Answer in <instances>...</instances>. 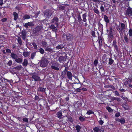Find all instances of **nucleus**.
Masks as SVG:
<instances>
[{
    "instance_id": "1",
    "label": "nucleus",
    "mask_w": 132,
    "mask_h": 132,
    "mask_svg": "<svg viewBox=\"0 0 132 132\" xmlns=\"http://www.w3.org/2000/svg\"><path fill=\"white\" fill-rule=\"evenodd\" d=\"M87 16L86 12L82 14V18L83 19H82L81 15L80 14L77 15L78 21L80 24H82L83 22H86L87 21V19L86 17Z\"/></svg>"
},
{
    "instance_id": "59",
    "label": "nucleus",
    "mask_w": 132,
    "mask_h": 132,
    "mask_svg": "<svg viewBox=\"0 0 132 132\" xmlns=\"http://www.w3.org/2000/svg\"><path fill=\"white\" fill-rule=\"evenodd\" d=\"M6 53H11V50L9 49V48H6Z\"/></svg>"
},
{
    "instance_id": "55",
    "label": "nucleus",
    "mask_w": 132,
    "mask_h": 132,
    "mask_svg": "<svg viewBox=\"0 0 132 132\" xmlns=\"http://www.w3.org/2000/svg\"><path fill=\"white\" fill-rule=\"evenodd\" d=\"M93 64L95 66H96L98 64V60L97 59H95L94 61Z\"/></svg>"
},
{
    "instance_id": "40",
    "label": "nucleus",
    "mask_w": 132,
    "mask_h": 132,
    "mask_svg": "<svg viewBox=\"0 0 132 132\" xmlns=\"http://www.w3.org/2000/svg\"><path fill=\"white\" fill-rule=\"evenodd\" d=\"M29 54V53L24 52H23V55L25 57L28 56Z\"/></svg>"
},
{
    "instance_id": "49",
    "label": "nucleus",
    "mask_w": 132,
    "mask_h": 132,
    "mask_svg": "<svg viewBox=\"0 0 132 132\" xmlns=\"http://www.w3.org/2000/svg\"><path fill=\"white\" fill-rule=\"evenodd\" d=\"M94 12L96 13L97 14H99L100 13L99 11L97 8L94 9Z\"/></svg>"
},
{
    "instance_id": "5",
    "label": "nucleus",
    "mask_w": 132,
    "mask_h": 132,
    "mask_svg": "<svg viewBox=\"0 0 132 132\" xmlns=\"http://www.w3.org/2000/svg\"><path fill=\"white\" fill-rule=\"evenodd\" d=\"M125 14L126 16L132 18V8L130 6L128 7L126 11Z\"/></svg>"
},
{
    "instance_id": "19",
    "label": "nucleus",
    "mask_w": 132,
    "mask_h": 132,
    "mask_svg": "<svg viewBox=\"0 0 132 132\" xmlns=\"http://www.w3.org/2000/svg\"><path fill=\"white\" fill-rule=\"evenodd\" d=\"M65 45V44L64 43L57 45L56 46V48L57 49L59 50L60 49H62L63 48Z\"/></svg>"
},
{
    "instance_id": "18",
    "label": "nucleus",
    "mask_w": 132,
    "mask_h": 132,
    "mask_svg": "<svg viewBox=\"0 0 132 132\" xmlns=\"http://www.w3.org/2000/svg\"><path fill=\"white\" fill-rule=\"evenodd\" d=\"M41 28L39 26H37L34 30V32L35 33H37L41 30Z\"/></svg>"
},
{
    "instance_id": "2",
    "label": "nucleus",
    "mask_w": 132,
    "mask_h": 132,
    "mask_svg": "<svg viewBox=\"0 0 132 132\" xmlns=\"http://www.w3.org/2000/svg\"><path fill=\"white\" fill-rule=\"evenodd\" d=\"M40 67L43 68L46 67L49 63L48 60L46 58L44 57L42 58L41 60L39 62Z\"/></svg>"
},
{
    "instance_id": "27",
    "label": "nucleus",
    "mask_w": 132,
    "mask_h": 132,
    "mask_svg": "<svg viewBox=\"0 0 132 132\" xmlns=\"http://www.w3.org/2000/svg\"><path fill=\"white\" fill-rule=\"evenodd\" d=\"M98 43L99 44V46L101 47L102 46V37L100 36L98 37Z\"/></svg>"
},
{
    "instance_id": "11",
    "label": "nucleus",
    "mask_w": 132,
    "mask_h": 132,
    "mask_svg": "<svg viewBox=\"0 0 132 132\" xmlns=\"http://www.w3.org/2000/svg\"><path fill=\"white\" fill-rule=\"evenodd\" d=\"M21 37L22 39L24 40L26 37L27 32L25 30H23L21 32Z\"/></svg>"
},
{
    "instance_id": "43",
    "label": "nucleus",
    "mask_w": 132,
    "mask_h": 132,
    "mask_svg": "<svg viewBox=\"0 0 132 132\" xmlns=\"http://www.w3.org/2000/svg\"><path fill=\"white\" fill-rule=\"evenodd\" d=\"M90 34L93 37H95L96 36L95 35V32L93 30H92L90 32Z\"/></svg>"
},
{
    "instance_id": "28",
    "label": "nucleus",
    "mask_w": 132,
    "mask_h": 132,
    "mask_svg": "<svg viewBox=\"0 0 132 132\" xmlns=\"http://www.w3.org/2000/svg\"><path fill=\"white\" fill-rule=\"evenodd\" d=\"M15 61L18 63H21L22 61L23 60L20 58H19L16 59L15 60Z\"/></svg>"
},
{
    "instance_id": "17",
    "label": "nucleus",
    "mask_w": 132,
    "mask_h": 132,
    "mask_svg": "<svg viewBox=\"0 0 132 132\" xmlns=\"http://www.w3.org/2000/svg\"><path fill=\"white\" fill-rule=\"evenodd\" d=\"M58 60L60 63L65 61L66 60V59L64 56H61L59 57Z\"/></svg>"
},
{
    "instance_id": "3",
    "label": "nucleus",
    "mask_w": 132,
    "mask_h": 132,
    "mask_svg": "<svg viewBox=\"0 0 132 132\" xmlns=\"http://www.w3.org/2000/svg\"><path fill=\"white\" fill-rule=\"evenodd\" d=\"M62 37L64 39H66L68 41H70L73 39V35L68 32L64 33L62 35Z\"/></svg>"
},
{
    "instance_id": "38",
    "label": "nucleus",
    "mask_w": 132,
    "mask_h": 132,
    "mask_svg": "<svg viewBox=\"0 0 132 132\" xmlns=\"http://www.w3.org/2000/svg\"><path fill=\"white\" fill-rule=\"evenodd\" d=\"M65 7L64 6L61 5L59 7V10L63 11L65 10Z\"/></svg>"
},
{
    "instance_id": "57",
    "label": "nucleus",
    "mask_w": 132,
    "mask_h": 132,
    "mask_svg": "<svg viewBox=\"0 0 132 132\" xmlns=\"http://www.w3.org/2000/svg\"><path fill=\"white\" fill-rule=\"evenodd\" d=\"M80 87L76 89L75 90V91L77 92H80L81 90V89H80Z\"/></svg>"
},
{
    "instance_id": "48",
    "label": "nucleus",
    "mask_w": 132,
    "mask_h": 132,
    "mask_svg": "<svg viewBox=\"0 0 132 132\" xmlns=\"http://www.w3.org/2000/svg\"><path fill=\"white\" fill-rule=\"evenodd\" d=\"M122 124H123L125 123V119L123 118H121L120 122Z\"/></svg>"
},
{
    "instance_id": "12",
    "label": "nucleus",
    "mask_w": 132,
    "mask_h": 132,
    "mask_svg": "<svg viewBox=\"0 0 132 132\" xmlns=\"http://www.w3.org/2000/svg\"><path fill=\"white\" fill-rule=\"evenodd\" d=\"M34 73L32 74V78L34 79L35 81H38L41 80L40 77L37 76L33 75Z\"/></svg>"
},
{
    "instance_id": "63",
    "label": "nucleus",
    "mask_w": 132,
    "mask_h": 132,
    "mask_svg": "<svg viewBox=\"0 0 132 132\" xmlns=\"http://www.w3.org/2000/svg\"><path fill=\"white\" fill-rule=\"evenodd\" d=\"M104 122V121L102 120H100V121H98V123L100 125H102L103 124Z\"/></svg>"
},
{
    "instance_id": "45",
    "label": "nucleus",
    "mask_w": 132,
    "mask_h": 132,
    "mask_svg": "<svg viewBox=\"0 0 132 132\" xmlns=\"http://www.w3.org/2000/svg\"><path fill=\"white\" fill-rule=\"evenodd\" d=\"M114 62V61L111 58H109V65H111Z\"/></svg>"
},
{
    "instance_id": "56",
    "label": "nucleus",
    "mask_w": 132,
    "mask_h": 132,
    "mask_svg": "<svg viewBox=\"0 0 132 132\" xmlns=\"http://www.w3.org/2000/svg\"><path fill=\"white\" fill-rule=\"evenodd\" d=\"M100 9L101 12H105V9L103 6H101L100 7Z\"/></svg>"
},
{
    "instance_id": "23",
    "label": "nucleus",
    "mask_w": 132,
    "mask_h": 132,
    "mask_svg": "<svg viewBox=\"0 0 132 132\" xmlns=\"http://www.w3.org/2000/svg\"><path fill=\"white\" fill-rule=\"evenodd\" d=\"M13 15L14 16V20L16 21L18 18V14L16 12H14L13 13Z\"/></svg>"
},
{
    "instance_id": "8",
    "label": "nucleus",
    "mask_w": 132,
    "mask_h": 132,
    "mask_svg": "<svg viewBox=\"0 0 132 132\" xmlns=\"http://www.w3.org/2000/svg\"><path fill=\"white\" fill-rule=\"evenodd\" d=\"M103 126H102L101 128H100V126H97V127H95L93 128V130L94 132H104V129L102 128Z\"/></svg>"
},
{
    "instance_id": "16",
    "label": "nucleus",
    "mask_w": 132,
    "mask_h": 132,
    "mask_svg": "<svg viewBox=\"0 0 132 132\" xmlns=\"http://www.w3.org/2000/svg\"><path fill=\"white\" fill-rule=\"evenodd\" d=\"M34 26V24L31 22H28L25 23L24 24V27L26 28H28L29 27H32Z\"/></svg>"
},
{
    "instance_id": "30",
    "label": "nucleus",
    "mask_w": 132,
    "mask_h": 132,
    "mask_svg": "<svg viewBox=\"0 0 132 132\" xmlns=\"http://www.w3.org/2000/svg\"><path fill=\"white\" fill-rule=\"evenodd\" d=\"M67 71V70H66V69H65L62 72V76L63 78H64L65 77L66 72Z\"/></svg>"
},
{
    "instance_id": "6",
    "label": "nucleus",
    "mask_w": 132,
    "mask_h": 132,
    "mask_svg": "<svg viewBox=\"0 0 132 132\" xmlns=\"http://www.w3.org/2000/svg\"><path fill=\"white\" fill-rule=\"evenodd\" d=\"M112 31V28H110L108 34V39L109 41L111 42L114 38Z\"/></svg>"
},
{
    "instance_id": "20",
    "label": "nucleus",
    "mask_w": 132,
    "mask_h": 132,
    "mask_svg": "<svg viewBox=\"0 0 132 132\" xmlns=\"http://www.w3.org/2000/svg\"><path fill=\"white\" fill-rule=\"evenodd\" d=\"M10 56L13 59H15V60L18 57L17 55L13 52L11 53Z\"/></svg>"
},
{
    "instance_id": "7",
    "label": "nucleus",
    "mask_w": 132,
    "mask_h": 132,
    "mask_svg": "<svg viewBox=\"0 0 132 132\" xmlns=\"http://www.w3.org/2000/svg\"><path fill=\"white\" fill-rule=\"evenodd\" d=\"M112 46H113L114 50L116 53L118 55L119 54V49L117 45V43L116 40H114L113 41Z\"/></svg>"
},
{
    "instance_id": "61",
    "label": "nucleus",
    "mask_w": 132,
    "mask_h": 132,
    "mask_svg": "<svg viewBox=\"0 0 132 132\" xmlns=\"http://www.w3.org/2000/svg\"><path fill=\"white\" fill-rule=\"evenodd\" d=\"M120 112H117L115 114V116L116 117H118L120 116Z\"/></svg>"
},
{
    "instance_id": "50",
    "label": "nucleus",
    "mask_w": 132,
    "mask_h": 132,
    "mask_svg": "<svg viewBox=\"0 0 132 132\" xmlns=\"http://www.w3.org/2000/svg\"><path fill=\"white\" fill-rule=\"evenodd\" d=\"M42 43V44L43 46V47H44L45 46H47V42L45 41H43Z\"/></svg>"
},
{
    "instance_id": "42",
    "label": "nucleus",
    "mask_w": 132,
    "mask_h": 132,
    "mask_svg": "<svg viewBox=\"0 0 132 132\" xmlns=\"http://www.w3.org/2000/svg\"><path fill=\"white\" fill-rule=\"evenodd\" d=\"M79 119L81 122H83V121L86 120L85 118L81 116L79 117Z\"/></svg>"
},
{
    "instance_id": "41",
    "label": "nucleus",
    "mask_w": 132,
    "mask_h": 132,
    "mask_svg": "<svg viewBox=\"0 0 132 132\" xmlns=\"http://www.w3.org/2000/svg\"><path fill=\"white\" fill-rule=\"evenodd\" d=\"M94 112L93 111L91 110H89L87 112L86 114L89 115L91 114H94Z\"/></svg>"
},
{
    "instance_id": "35",
    "label": "nucleus",
    "mask_w": 132,
    "mask_h": 132,
    "mask_svg": "<svg viewBox=\"0 0 132 132\" xmlns=\"http://www.w3.org/2000/svg\"><path fill=\"white\" fill-rule=\"evenodd\" d=\"M57 117L59 119H61L62 118V114L61 112H59L57 113Z\"/></svg>"
},
{
    "instance_id": "33",
    "label": "nucleus",
    "mask_w": 132,
    "mask_h": 132,
    "mask_svg": "<svg viewBox=\"0 0 132 132\" xmlns=\"http://www.w3.org/2000/svg\"><path fill=\"white\" fill-rule=\"evenodd\" d=\"M23 18L25 19H28L30 18V16L28 15L25 14L23 16Z\"/></svg>"
},
{
    "instance_id": "53",
    "label": "nucleus",
    "mask_w": 132,
    "mask_h": 132,
    "mask_svg": "<svg viewBox=\"0 0 132 132\" xmlns=\"http://www.w3.org/2000/svg\"><path fill=\"white\" fill-rule=\"evenodd\" d=\"M106 109L108 110V111L109 112H111L112 111V110L111 108L109 106L106 107Z\"/></svg>"
},
{
    "instance_id": "29",
    "label": "nucleus",
    "mask_w": 132,
    "mask_h": 132,
    "mask_svg": "<svg viewBox=\"0 0 132 132\" xmlns=\"http://www.w3.org/2000/svg\"><path fill=\"white\" fill-rule=\"evenodd\" d=\"M4 83H5V84H6L7 82H8L9 84H11L12 83V80H9L5 78V79L4 80Z\"/></svg>"
},
{
    "instance_id": "34",
    "label": "nucleus",
    "mask_w": 132,
    "mask_h": 132,
    "mask_svg": "<svg viewBox=\"0 0 132 132\" xmlns=\"http://www.w3.org/2000/svg\"><path fill=\"white\" fill-rule=\"evenodd\" d=\"M18 42L19 44L21 45L22 44V42L21 38L20 37H19L18 38Z\"/></svg>"
},
{
    "instance_id": "10",
    "label": "nucleus",
    "mask_w": 132,
    "mask_h": 132,
    "mask_svg": "<svg viewBox=\"0 0 132 132\" xmlns=\"http://www.w3.org/2000/svg\"><path fill=\"white\" fill-rule=\"evenodd\" d=\"M44 14L45 16L48 18L50 17L52 15L51 11L49 10H46L44 13Z\"/></svg>"
},
{
    "instance_id": "60",
    "label": "nucleus",
    "mask_w": 132,
    "mask_h": 132,
    "mask_svg": "<svg viewBox=\"0 0 132 132\" xmlns=\"http://www.w3.org/2000/svg\"><path fill=\"white\" fill-rule=\"evenodd\" d=\"M50 28L52 29H54L56 27L54 24H51L50 27Z\"/></svg>"
},
{
    "instance_id": "54",
    "label": "nucleus",
    "mask_w": 132,
    "mask_h": 132,
    "mask_svg": "<svg viewBox=\"0 0 132 132\" xmlns=\"http://www.w3.org/2000/svg\"><path fill=\"white\" fill-rule=\"evenodd\" d=\"M12 61L11 60H10L7 63V64L9 66H11L12 64Z\"/></svg>"
},
{
    "instance_id": "22",
    "label": "nucleus",
    "mask_w": 132,
    "mask_h": 132,
    "mask_svg": "<svg viewBox=\"0 0 132 132\" xmlns=\"http://www.w3.org/2000/svg\"><path fill=\"white\" fill-rule=\"evenodd\" d=\"M103 18L104 20L106 23H108L109 22V19L108 17L105 15H103Z\"/></svg>"
},
{
    "instance_id": "31",
    "label": "nucleus",
    "mask_w": 132,
    "mask_h": 132,
    "mask_svg": "<svg viewBox=\"0 0 132 132\" xmlns=\"http://www.w3.org/2000/svg\"><path fill=\"white\" fill-rule=\"evenodd\" d=\"M22 67L21 65H18L17 66L14 68L16 70H20L22 69Z\"/></svg>"
},
{
    "instance_id": "26",
    "label": "nucleus",
    "mask_w": 132,
    "mask_h": 132,
    "mask_svg": "<svg viewBox=\"0 0 132 132\" xmlns=\"http://www.w3.org/2000/svg\"><path fill=\"white\" fill-rule=\"evenodd\" d=\"M121 29L120 28H119V29L121 31L122 30H123L125 29V24L123 23H121Z\"/></svg>"
},
{
    "instance_id": "13",
    "label": "nucleus",
    "mask_w": 132,
    "mask_h": 132,
    "mask_svg": "<svg viewBox=\"0 0 132 132\" xmlns=\"http://www.w3.org/2000/svg\"><path fill=\"white\" fill-rule=\"evenodd\" d=\"M44 48L45 51L47 52H53V49L51 48L50 46L47 45L46 46H45L44 47Z\"/></svg>"
},
{
    "instance_id": "36",
    "label": "nucleus",
    "mask_w": 132,
    "mask_h": 132,
    "mask_svg": "<svg viewBox=\"0 0 132 132\" xmlns=\"http://www.w3.org/2000/svg\"><path fill=\"white\" fill-rule=\"evenodd\" d=\"M39 50V51L38 52H39L41 54H44V50L43 48H40Z\"/></svg>"
},
{
    "instance_id": "58",
    "label": "nucleus",
    "mask_w": 132,
    "mask_h": 132,
    "mask_svg": "<svg viewBox=\"0 0 132 132\" xmlns=\"http://www.w3.org/2000/svg\"><path fill=\"white\" fill-rule=\"evenodd\" d=\"M5 79V78L3 77H1L0 79V82L1 83H4V80Z\"/></svg>"
},
{
    "instance_id": "4",
    "label": "nucleus",
    "mask_w": 132,
    "mask_h": 132,
    "mask_svg": "<svg viewBox=\"0 0 132 132\" xmlns=\"http://www.w3.org/2000/svg\"><path fill=\"white\" fill-rule=\"evenodd\" d=\"M51 68L56 71L59 70V68L58 67L60 65V64L59 63L55 61L52 62L51 63Z\"/></svg>"
},
{
    "instance_id": "32",
    "label": "nucleus",
    "mask_w": 132,
    "mask_h": 132,
    "mask_svg": "<svg viewBox=\"0 0 132 132\" xmlns=\"http://www.w3.org/2000/svg\"><path fill=\"white\" fill-rule=\"evenodd\" d=\"M75 127L77 130V132H79L80 130L81 129V128L80 126L79 125H78L76 126H75Z\"/></svg>"
},
{
    "instance_id": "21",
    "label": "nucleus",
    "mask_w": 132,
    "mask_h": 132,
    "mask_svg": "<svg viewBox=\"0 0 132 132\" xmlns=\"http://www.w3.org/2000/svg\"><path fill=\"white\" fill-rule=\"evenodd\" d=\"M46 88H44L42 87H40L37 89L38 91L39 92H42V93L45 92Z\"/></svg>"
},
{
    "instance_id": "46",
    "label": "nucleus",
    "mask_w": 132,
    "mask_h": 132,
    "mask_svg": "<svg viewBox=\"0 0 132 132\" xmlns=\"http://www.w3.org/2000/svg\"><path fill=\"white\" fill-rule=\"evenodd\" d=\"M129 80H130L129 79H127L124 82V85L126 86H127V85H128L129 84Z\"/></svg>"
},
{
    "instance_id": "25",
    "label": "nucleus",
    "mask_w": 132,
    "mask_h": 132,
    "mask_svg": "<svg viewBox=\"0 0 132 132\" xmlns=\"http://www.w3.org/2000/svg\"><path fill=\"white\" fill-rule=\"evenodd\" d=\"M28 64V62L27 60L26 59H24L23 62L22 63V64L23 66L26 67Z\"/></svg>"
},
{
    "instance_id": "44",
    "label": "nucleus",
    "mask_w": 132,
    "mask_h": 132,
    "mask_svg": "<svg viewBox=\"0 0 132 132\" xmlns=\"http://www.w3.org/2000/svg\"><path fill=\"white\" fill-rule=\"evenodd\" d=\"M128 34H129V36L131 37L132 36V29L130 28L129 29V31H128Z\"/></svg>"
},
{
    "instance_id": "39",
    "label": "nucleus",
    "mask_w": 132,
    "mask_h": 132,
    "mask_svg": "<svg viewBox=\"0 0 132 132\" xmlns=\"http://www.w3.org/2000/svg\"><path fill=\"white\" fill-rule=\"evenodd\" d=\"M106 86L107 88L110 87L113 90L115 89V88L112 85H107Z\"/></svg>"
},
{
    "instance_id": "52",
    "label": "nucleus",
    "mask_w": 132,
    "mask_h": 132,
    "mask_svg": "<svg viewBox=\"0 0 132 132\" xmlns=\"http://www.w3.org/2000/svg\"><path fill=\"white\" fill-rule=\"evenodd\" d=\"M22 120L23 122H25L28 123V119L27 118H23Z\"/></svg>"
},
{
    "instance_id": "24",
    "label": "nucleus",
    "mask_w": 132,
    "mask_h": 132,
    "mask_svg": "<svg viewBox=\"0 0 132 132\" xmlns=\"http://www.w3.org/2000/svg\"><path fill=\"white\" fill-rule=\"evenodd\" d=\"M124 39L125 42L127 44H128L129 43V41L130 40L128 38L127 35H126L124 37Z\"/></svg>"
},
{
    "instance_id": "15",
    "label": "nucleus",
    "mask_w": 132,
    "mask_h": 132,
    "mask_svg": "<svg viewBox=\"0 0 132 132\" xmlns=\"http://www.w3.org/2000/svg\"><path fill=\"white\" fill-rule=\"evenodd\" d=\"M66 74L68 78L70 80H72V75L71 72L69 71H67Z\"/></svg>"
},
{
    "instance_id": "62",
    "label": "nucleus",
    "mask_w": 132,
    "mask_h": 132,
    "mask_svg": "<svg viewBox=\"0 0 132 132\" xmlns=\"http://www.w3.org/2000/svg\"><path fill=\"white\" fill-rule=\"evenodd\" d=\"M7 20V19L6 18H4L2 19L1 20V21L3 22H4L6 21Z\"/></svg>"
},
{
    "instance_id": "51",
    "label": "nucleus",
    "mask_w": 132,
    "mask_h": 132,
    "mask_svg": "<svg viewBox=\"0 0 132 132\" xmlns=\"http://www.w3.org/2000/svg\"><path fill=\"white\" fill-rule=\"evenodd\" d=\"M98 29H99L100 28H101V29H102V28H103V25L102 24H101L100 22H98Z\"/></svg>"
},
{
    "instance_id": "64",
    "label": "nucleus",
    "mask_w": 132,
    "mask_h": 132,
    "mask_svg": "<svg viewBox=\"0 0 132 132\" xmlns=\"http://www.w3.org/2000/svg\"><path fill=\"white\" fill-rule=\"evenodd\" d=\"M114 93L115 94V95H117L118 96H119V93L117 90L115 91H114Z\"/></svg>"
},
{
    "instance_id": "14",
    "label": "nucleus",
    "mask_w": 132,
    "mask_h": 132,
    "mask_svg": "<svg viewBox=\"0 0 132 132\" xmlns=\"http://www.w3.org/2000/svg\"><path fill=\"white\" fill-rule=\"evenodd\" d=\"M59 21V19L57 17H54L51 21L52 23H54L57 26L58 25V22Z\"/></svg>"
},
{
    "instance_id": "9",
    "label": "nucleus",
    "mask_w": 132,
    "mask_h": 132,
    "mask_svg": "<svg viewBox=\"0 0 132 132\" xmlns=\"http://www.w3.org/2000/svg\"><path fill=\"white\" fill-rule=\"evenodd\" d=\"M19 100L16 97H12V104L14 105H17L19 104L18 103Z\"/></svg>"
},
{
    "instance_id": "37",
    "label": "nucleus",
    "mask_w": 132,
    "mask_h": 132,
    "mask_svg": "<svg viewBox=\"0 0 132 132\" xmlns=\"http://www.w3.org/2000/svg\"><path fill=\"white\" fill-rule=\"evenodd\" d=\"M36 52H34L31 53V58L32 59H33L34 58L35 56L36 55Z\"/></svg>"
},
{
    "instance_id": "47",
    "label": "nucleus",
    "mask_w": 132,
    "mask_h": 132,
    "mask_svg": "<svg viewBox=\"0 0 132 132\" xmlns=\"http://www.w3.org/2000/svg\"><path fill=\"white\" fill-rule=\"evenodd\" d=\"M32 45L34 47V49H37V45L36 44L35 42H33L32 43Z\"/></svg>"
}]
</instances>
